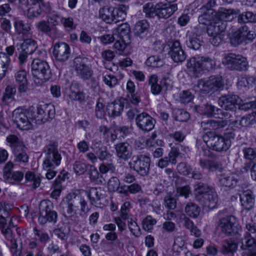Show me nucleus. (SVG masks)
<instances>
[{
    "label": "nucleus",
    "mask_w": 256,
    "mask_h": 256,
    "mask_svg": "<svg viewBox=\"0 0 256 256\" xmlns=\"http://www.w3.org/2000/svg\"><path fill=\"white\" fill-rule=\"evenodd\" d=\"M60 206L65 216L76 221L78 212H86L87 202L81 195L72 193L63 198Z\"/></svg>",
    "instance_id": "1"
},
{
    "label": "nucleus",
    "mask_w": 256,
    "mask_h": 256,
    "mask_svg": "<svg viewBox=\"0 0 256 256\" xmlns=\"http://www.w3.org/2000/svg\"><path fill=\"white\" fill-rule=\"evenodd\" d=\"M202 139L208 146L217 152L226 151L231 145L230 139L211 131L204 134Z\"/></svg>",
    "instance_id": "2"
},
{
    "label": "nucleus",
    "mask_w": 256,
    "mask_h": 256,
    "mask_svg": "<svg viewBox=\"0 0 256 256\" xmlns=\"http://www.w3.org/2000/svg\"><path fill=\"white\" fill-rule=\"evenodd\" d=\"M187 68L194 75L198 76L202 70H210L214 68L216 62L214 59L208 56H198L192 58L187 62Z\"/></svg>",
    "instance_id": "3"
},
{
    "label": "nucleus",
    "mask_w": 256,
    "mask_h": 256,
    "mask_svg": "<svg viewBox=\"0 0 256 256\" xmlns=\"http://www.w3.org/2000/svg\"><path fill=\"white\" fill-rule=\"evenodd\" d=\"M31 107L28 109L17 108L12 112L13 122L20 130H27L32 128L33 120Z\"/></svg>",
    "instance_id": "4"
},
{
    "label": "nucleus",
    "mask_w": 256,
    "mask_h": 256,
    "mask_svg": "<svg viewBox=\"0 0 256 256\" xmlns=\"http://www.w3.org/2000/svg\"><path fill=\"white\" fill-rule=\"evenodd\" d=\"M38 222L43 225L47 222L55 224L58 220L57 212L54 210L53 203L50 200H42L38 206Z\"/></svg>",
    "instance_id": "5"
},
{
    "label": "nucleus",
    "mask_w": 256,
    "mask_h": 256,
    "mask_svg": "<svg viewBox=\"0 0 256 256\" xmlns=\"http://www.w3.org/2000/svg\"><path fill=\"white\" fill-rule=\"evenodd\" d=\"M32 118L35 124H41L52 120L55 114V110L52 104L40 105L36 108L31 106Z\"/></svg>",
    "instance_id": "6"
},
{
    "label": "nucleus",
    "mask_w": 256,
    "mask_h": 256,
    "mask_svg": "<svg viewBox=\"0 0 256 256\" xmlns=\"http://www.w3.org/2000/svg\"><path fill=\"white\" fill-rule=\"evenodd\" d=\"M222 78L214 76H211L208 79H201L198 81L194 86V90L202 94L208 93L211 91H216L222 86Z\"/></svg>",
    "instance_id": "7"
},
{
    "label": "nucleus",
    "mask_w": 256,
    "mask_h": 256,
    "mask_svg": "<svg viewBox=\"0 0 256 256\" xmlns=\"http://www.w3.org/2000/svg\"><path fill=\"white\" fill-rule=\"evenodd\" d=\"M32 72L34 76L42 82L48 80L52 77V72L48 63L39 58H34L31 64Z\"/></svg>",
    "instance_id": "8"
},
{
    "label": "nucleus",
    "mask_w": 256,
    "mask_h": 256,
    "mask_svg": "<svg viewBox=\"0 0 256 256\" xmlns=\"http://www.w3.org/2000/svg\"><path fill=\"white\" fill-rule=\"evenodd\" d=\"M222 63L228 69L232 70H246L248 66L245 58L233 53L228 54L223 58Z\"/></svg>",
    "instance_id": "9"
},
{
    "label": "nucleus",
    "mask_w": 256,
    "mask_h": 256,
    "mask_svg": "<svg viewBox=\"0 0 256 256\" xmlns=\"http://www.w3.org/2000/svg\"><path fill=\"white\" fill-rule=\"evenodd\" d=\"M74 67L76 74L84 80H90L94 75L92 66L85 58H74Z\"/></svg>",
    "instance_id": "10"
},
{
    "label": "nucleus",
    "mask_w": 256,
    "mask_h": 256,
    "mask_svg": "<svg viewBox=\"0 0 256 256\" xmlns=\"http://www.w3.org/2000/svg\"><path fill=\"white\" fill-rule=\"evenodd\" d=\"M150 159L145 155L134 156L129 164L131 168L140 175H146L150 170Z\"/></svg>",
    "instance_id": "11"
},
{
    "label": "nucleus",
    "mask_w": 256,
    "mask_h": 256,
    "mask_svg": "<svg viewBox=\"0 0 256 256\" xmlns=\"http://www.w3.org/2000/svg\"><path fill=\"white\" fill-rule=\"evenodd\" d=\"M218 226L220 231L228 236L238 234L240 230L235 217L232 216L221 218L218 222Z\"/></svg>",
    "instance_id": "12"
},
{
    "label": "nucleus",
    "mask_w": 256,
    "mask_h": 256,
    "mask_svg": "<svg viewBox=\"0 0 256 256\" xmlns=\"http://www.w3.org/2000/svg\"><path fill=\"white\" fill-rule=\"evenodd\" d=\"M239 102V97L235 94H228L222 96L218 100V105L226 110L236 112Z\"/></svg>",
    "instance_id": "13"
},
{
    "label": "nucleus",
    "mask_w": 256,
    "mask_h": 256,
    "mask_svg": "<svg viewBox=\"0 0 256 256\" xmlns=\"http://www.w3.org/2000/svg\"><path fill=\"white\" fill-rule=\"evenodd\" d=\"M155 120L148 114L143 112L136 117V124L138 128L144 132L152 130L154 126Z\"/></svg>",
    "instance_id": "14"
},
{
    "label": "nucleus",
    "mask_w": 256,
    "mask_h": 256,
    "mask_svg": "<svg viewBox=\"0 0 256 256\" xmlns=\"http://www.w3.org/2000/svg\"><path fill=\"white\" fill-rule=\"evenodd\" d=\"M169 46L170 47L169 54L174 62H182L186 60V55L182 50L179 40H172L170 42Z\"/></svg>",
    "instance_id": "15"
},
{
    "label": "nucleus",
    "mask_w": 256,
    "mask_h": 256,
    "mask_svg": "<svg viewBox=\"0 0 256 256\" xmlns=\"http://www.w3.org/2000/svg\"><path fill=\"white\" fill-rule=\"evenodd\" d=\"M157 17L166 19L172 16L177 10V4H168L159 2L156 4Z\"/></svg>",
    "instance_id": "16"
},
{
    "label": "nucleus",
    "mask_w": 256,
    "mask_h": 256,
    "mask_svg": "<svg viewBox=\"0 0 256 256\" xmlns=\"http://www.w3.org/2000/svg\"><path fill=\"white\" fill-rule=\"evenodd\" d=\"M53 54L58 60L66 61L70 56V47L65 42L56 43L54 47Z\"/></svg>",
    "instance_id": "17"
},
{
    "label": "nucleus",
    "mask_w": 256,
    "mask_h": 256,
    "mask_svg": "<svg viewBox=\"0 0 256 256\" xmlns=\"http://www.w3.org/2000/svg\"><path fill=\"white\" fill-rule=\"evenodd\" d=\"M117 156L124 160H126L130 158L132 155V146L126 142H122L115 145Z\"/></svg>",
    "instance_id": "18"
},
{
    "label": "nucleus",
    "mask_w": 256,
    "mask_h": 256,
    "mask_svg": "<svg viewBox=\"0 0 256 256\" xmlns=\"http://www.w3.org/2000/svg\"><path fill=\"white\" fill-rule=\"evenodd\" d=\"M242 206L246 210L252 209L254 204V196L250 190L242 191L239 194Z\"/></svg>",
    "instance_id": "19"
},
{
    "label": "nucleus",
    "mask_w": 256,
    "mask_h": 256,
    "mask_svg": "<svg viewBox=\"0 0 256 256\" xmlns=\"http://www.w3.org/2000/svg\"><path fill=\"white\" fill-rule=\"evenodd\" d=\"M30 7L27 9L28 17L32 18L38 16L42 12L44 6V0H30Z\"/></svg>",
    "instance_id": "20"
},
{
    "label": "nucleus",
    "mask_w": 256,
    "mask_h": 256,
    "mask_svg": "<svg viewBox=\"0 0 256 256\" xmlns=\"http://www.w3.org/2000/svg\"><path fill=\"white\" fill-rule=\"evenodd\" d=\"M15 80L18 84V92L20 94L26 92L28 90L26 72L24 70L18 71L15 74Z\"/></svg>",
    "instance_id": "21"
},
{
    "label": "nucleus",
    "mask_w": 256,
    "mask_h": 256,
    "mask_svg": "<svg viewBox=\"0 0 256 256\" xmlns=\"http://www.w3.org/2000/svg\"><path fill=\"white\" fill-rule=\"evenodd\" d=\"M62 159L61 154L44 156L42 164L44 170L56 168L60 165Z\"/></svg>",
    "instance_id": "22"
},
{
    "label": "nucleus",
    "mask_w": 256,
    "mask_h": 256,
    "mask_svg": "<svg viewBox=\"0 0 256 256\" xmlns=\"http://www.w3.org/2000/svg\"><path fill=\"white\" fill-rule=\"evenodd\" d=\"M198 164L202 169L212 172L220 170L222 168V164L216 160L200 158Z\"/></svg>",
    "instance_id": "23"
},
{
    "label": "nucleus",
    "mask_w": 256,
    "mask_h": 256,
    "mask_svg": "<svg viewBox=\"0 0 256 256\" xmlns=\"http://www.w3.org/2000/svg\"><path fill=\"white\" fill-rule=\"evenodd\" d=\"M219 182L222 186L233 188L237 185L238 180L233 173L224 174L220 176Z\"/></svg>",
    "instance_id": "24"
},
{
    "label": "nucleus",
    "mask_w": 256,
    "mask_h": 256,
    "mask_svg": "<svg viewBox=\"0 0 256 256\" xmlns=\"http://www.w3.org/2000/svg\"><path fill=\"white\" fill-rule=\"evenodd\" d=\"M226 24L225 22L218 21L210 24L207 28V32L209 36L225 34Z\"/></svg>",
    "instance_id": "25"
},
{
    "label": "nucleus",
    "mask_w": 256,
    "mask_h": 256,
    "mask_svg": "<svg viewBox=\"0 0 256 256\" xmlns=\"http://www.w3.org/2000/svg\"><path fill=\"white\" fill-rule=\"evenodd\" d=\"M237 248L238 245L236 242L225 240L222 242L220 250L224 255L233 256Z\"/></svg>",
    "instance_id": "26"
},
{
    "label": "nucleus",
    "mask_w": 256,
    "mask_h": 256,
    "mask_svg": "<svg viewBox=\"0 0 256 256\" xmlns=\"http://www.w3.org/2000/svg\"><path fill=\"white\" fill-rule=\"evenodd\" d=\"M218 18L226 24L227 21H232L237 14V12L234 9L220 8L217 12L215 13Z\"/></svg>",
    "instance_id": "27"
},
{
    "label": "nucleus",
    "mask_w": 256,
    "mask_h": 256,
    "mask_svg": "<svg viewBox=\"0 0 256 256\" xmlns=\"http://www.w3.org/2000/svg\"><path fill=\"white\" fill-rule=\"evenodd\" d=\"M124 104L120 100H115L108 104L106 110L110 116H120L124 110Z\"/></svg>",
    "instance_id": "28"
},
{
    "label": "nucleus",
    "mask_w": 256,
    "mask_h": 256,
    "mask_svg": "<svg viewBox=\"0 0 256 256\" xmlns=\"http://www.w3.org/2000/svg\"><path fill=\"white\" fill-rule=\"evenodd\" d=\"M104 190L100 188H91L87 192V196L91 204H98L101 199L104 198Z\"/></svg>",
    "instance_id": "29"
},
{
    "label": "nucleus",
    "mask_w": 256,
    "mask_h": 256,
    "mask_svg": "<svg viewBox=\"0 0 256 256\" xmlns=\"http://www.w3.org/2000/svg\"><path fill=\"white\" fill-rule=\"evenodd\" d=\"M68 97L72 100L82 102L84 100L85 94L79 90L76 84H72L70 86Z\"/></svg>",
    "instance_id": "30"
},
{
    "label": "nucleus",
    "mask_w": 256,
    "mask_h": 256,
    "mask_svg": "<svg viewBox=\"0 0 256 256\" xmlns=\"http://www.w3.org/2000/svg\"><path fill=\"white\" fill-rule=\"evenodd\" d=\"M240 248L248 252L256 249V240L250 234H246L241 240Z\"/></svg>",
    "instance_id": "31"
},
{
    "label": "nucleus",
    "mask_w": 256,
    "mask_h": 256,
    "mask_svg": "<svg viewBox=\"0 0 256 256\" xmlns=\"http://www.w3.org/2000/svg\"><path fill=\"white\" fill-rule=\"evenodd\" d=\"M36 26L38 31L50 37L52 36L53 33H56L57 31L56 28H51L48 22L44 20L38 22Z\"/></svg>",
    "instance_id": "32"
},
{
    "label": "nucleus",
    "mask_w": 256,
    "mask_h": 256,
    "mask_svg": "<svg viewBox=\"0 0 256 256\" xmlns=\"http://www.w3.org/2000/svg\"><path fill=\"white\" fill-rule=\"evenodd\" d=\"M2 234L10 242V251L14 252V250H18L22 248L21 246L18 248L16 240L12 237V232L10 228L5 226L0 229Z\"/></svg>",
    "instance_id": "33"
},
{
    "label": "nucleus",
    "mask_w": 256,
    "mask_h": 256,
    "mask_svg": "<svg viewBox=\"0 0 256 256\" xmlns=\"http://www.w3.org/2000/svg\"><path fill=\"white\" fill-rule=\"evenodd\" d=\"M149 24L146 20L138 22L134 27V32L135 35L140 38L144 36L148 32Z\"/></svg>",
    "instance_id": "34"
},
{
    "label": "nucleus",
    "mask_w": 256,
    "mask_h": 256,
    "mask_svg": "<svg viewBox=\"0 0 256 256\" xmlns=\"http://www.w3.org/2000/svg\"><path fill=\"white\" fill-rule=\"evenodd\" d=\"M216 12L212 9H208L206 12L198 16V22L200 24L208 26L213 20L214 16H216Z\"/></svg>",
    "instance_id": "35"
},
{
    "label": "nucleus",
    "mask_w": 256,
    "mask_h": 256,
    "mask_svg": "<svg viewBox=\"0 0 256 256\" xmlns=\"http://www.w3.org/2000/svg\"><path fill=\"white\" fill-rule=\"evenodd\" d=\"M203 198H204V205L206 207H208L210 209H213L216 208L218 202V197L214 190L206 194V196H203Z\"/></svg>",
    "instance_id": "36"
},
{
    "label": "nucleus",
    "mask_w": 256,
    "mask_h": 256,
    "mask_svg": "<svg viewBox=\"0 0 256 256\" xmlns=\"http://www.w3.org/2000/svg\"><path fill=\"white\" fill-rule=\"evenodd\" d=\"M37 47L36 42L30 38L26 40L20 46L21 50L29 54H33L36 50Z\"/></svg>",
    "instance_id": "37"
},
{
    "label": "nucleus",
    "mask_w": 256,
    "mask_h": 256,
    "mask_svg": "<svg viewBox=\"0 0 256 256\" xmlns=\"http://www.w3.org/2000/svg\"><path fill=\"white\" fill-rule=\"evenodd\" d=\"M113 12L114 8L108 6H104L99 10L100 18L108 24L113 23Z\"/></svg>",
    "instance_id": "38"
},
{
    "label": "nucleus",
    "mask_w": 256,
    "mask_h": 256,
    "mask_svg": "<svg viewBox=\"0 0 256 256\" xmlns=\"http://www.w3.org/2000/svg\"><path fill=\"white\" fill-rule=\"evenodd\" d=\"M43 152L44 156L61 154L58 142L54 140H50L46 144L43 148Z\"/></svg>",
    "instance_id": "39"
},
{
    "label": "nucleus",
    "mask_w": 256,
    "mask_h": 256,
    "mask_svg": "<svg viewBox=\"0 0 256 256\" xmlns=\"http://www.w3.org/2000/svg\"><path fill=\"white\" fill-rule=\"evenodd\" d=\"M88 175L90 180L97 184H103L104 180L100 174L98 170L94 166L90 165L89 166Z\"/></svg>",
    "instance_id": "40"
},
{
    "label": "nucleus",
    "mask_w": 256,
    "mask_h": 256,
    "mask_svg": "<svg viewBox=\"0 0 256 256\" xmlns=\"http://www.w3.org/2000/svg\"><path fill=\"white\" fill-rule=\"evenodd\" d=\"M228 124L226 120H208L207 121H203L201 122L202 127L204 128H212L214 130H216L220 128H224Z\"/></svg>",
    "instance_id": "41"
},
{
    "label": "nucleus",
    "mask_w": 256,
    "mask_h": 256,
    "mask_svg": "<svg viewBox=\"0 0 256 256\" xmlns=\"http://www.w3.org/2000/svg\"><path fill=\"white\" fill-rule=\"evenodd\" d=\"M130 29L129 25L126 23L120 24L116 32L118 34L116 36L120 38H124L126 41H130Z\"/></svg>",
    "instance_id": "42"
},
{
    "label": "nucleus",
    "mask_w": 256,
    "mask_h": 256,
    "mask_svg": "<svg viewBox=\"0 0 256 256\" xmlns=\"http://www.w3.org/2000/svg\"><path fill=\"white\" fill-rule=\"evenodd\" d=\"M186 44L190 48L198 50L201 46V42L198 35L193 33L188 36L186 40Z\"/></svg>",
    "instance_id": "43"
},
{
    "label": "nucleus",
    "mask_w": 256,
    "mask_h": 256,
    "mask_svg": "<svg viewBox=\"0 0 256 256\" xmlns=\"http://www.w3.org/2000/svg\"><path fill=\"white\" fill-rule=\"evenodd\" d=\"M6 141L12 152L20 148H24V146L22 142L17 136L14 134L8 136L6 137Z\"/></svg>",
    "instance_id": "44"
},
{
    "label": "nucleus",
    "mask_w": 256,
    "mask_h": 256,
    "mask_svg": "<svg viewBox=\"0 0 256 256\" xmlns=\"http://www.w3.org/2000/svg\"><path fill=\"white\" fill-rule=\"evenodd\" d=\"M184 210L188 216L196 218L200 213V208L194 203L189 202L186 205Z\"/></svg>",
    "instance_id": "45"
},
{
    "label": "nucleus",
    "mask_w": 256,
    "mask_h": 256,
    "mask_svg": "<svg viewBox=\"0 0 256 256\" xmlns=\"http://www.w3.org/2000/svg\"><path fill=\"white\" fill-rule=\"evenodd\" d=\"M158 76L155 74L151 76L148 80L151 92L154 95L160 94L162 89V85L158 84Z\"/></svg>",
    "instance_id": "46"
},
{
    "label": "nucleus",
    "mask_w": 256,
    "mask_h": 256,
    "mask_svg": "<svg viewBox=\"0 0 256 256\" xmlns=\"http://www.w3.org/2000/svg\"><path fill=\"white\" fill-rule=\"evenodd\" d=\"M26 147L20 148V149L15 150L13 153L16 158V161L18 162L26 163L28 162V156L26 152Z\"/></svg>",
    "instance_id": "47"
},
{
    "label": "nucleus",
    "mask_w": 256,
    "mask_h": 256,
    "mask_svg": "<svg viewBox=\"0 0 256 256\" xmlns=\"http://www.w3.org/2000/svg\"><path fill=\"white\" fill-rule=\"evenodd\" d=\"M156 222V220L151 216H147L142 221V229L148 232H151Z\"/></svg>",
    "instance_id": "48"
},
{
    "label": "nucleus",
    "mask_w": 256,
    "mask_h": 256,
    "mask_svg": "<svg viewBox=\"0 0 256 256\" xmlns=\"http://www.w3.org/2000/svg\"><path fill=\"white\" fill-rule=\"evenodd\" d=\"M256 81V78L254 76H242L238 79L237 85L239 88H248L249 86L254 84Z\"/></svg>",
    "instance_id": "49"
},
{
    "label": "nucleus",
    "mask_w": 256,
    "mask_h": 256,
    "mask_svg": "<svg viewBox=\"0 0 256 256\" xmlns=\"http://www.w3.org/2000/svg\"><path fill=\"white\" fill-rule=\"evenodd\" d=\"M213 189L212 187L201 182H198L194 185V191L196 194L206 196V194L210 192Z\"/></svg>",
    "instance_id": "50"
},
{
    "label": "nucleus",
    "mask_w": 256,
    "mask_h": 256,
    "mask_svg": "<svg viewBox=\"0 0 256 256\" xmlns=\"http://www.w3.org/2000/svg\"><path fill=\"white\" fill-rule=\"evenodd\" d=\"M242 32L241 28L234 32L230 38V44L234 46H236L244 42Z\"/></svg>",
    "instance_id": "51"
},
{
    "label": "nucleus",
    "mask_w": 256,
    "mask_h": 256,
    "mask_svg": "<svg viewBox=\"0 0 256 256\" xmlns=\"http://www.w3.org/2000/svg\"><path fill=\"white\" fill-rule=\"evenodd\" d=\"M173 116L175 120L179 122H186L190 118V114L182 109H174Z\"/></svg>",
    "instance_id": "52"
},
{
    "label": "nucleus",
    "mask_w": 256,
    "mask_h": 256,
    "mask_svg": "<svg viewBox=\"0 0 256 256\" xmlns=\"http://www.w3.org/2000/svg\"><path fill=\"white\" fill-rule=\"evenodd\" d=\"M146 64L148 66L158 68L164 64V61L158 56H152L147 58Z\"/></svg>",
    "instance_id": "53"
},
{
    "label": "nucleus",
    "mask_w": 256,
    "mask_h": 256,
    "mask_svg": "<svg viewBox=\"0 0 256 256\" xmlns=\"http://www.w3.org/2000/svg\"><path fill=\"white\" fill-rule=\"evenodd\" d=\"M156 10V4L154 6L152 2H148L143 6V12L147 18L157 16Z\"/></svg>",
    "instance_id": "54"
},
{
    "label": "nucleus",
    "mask_w": 256,
    "mask_h": 256,
    "mask_svg": "<svg viewBox=\"0 0 256 256\" xmlns=\"http://www.w3.org/2000/svg\"><path fill=\"white\" fill-rule=\"evenodd\" d=\"M202 108V114H206L208 116H212L214 114H220L219 111L221 110L208 103L204 105Z\"/></svg>",
    "instance_id": "55"
},
{
    "label": "nucleus",
    "mask_w": 256,
    "mask_h": 256,
    "mask_svg": "<svg viewBox=\"0 0 256 256\" xmlns=\"http://www.w3.org/2000/svg\"><path fill=\"white\" fill-rule=\"evenodd\" d=\"M238 22H256V14L251 12H246L238 17Z\"/></svg>",
    "instance_id": "56"
},
{
    "label": "nucleus",
    "mask_w": 256,
    "mask_h": 256,
    "mask_svg": "<svg viewBox=\"0 0 256 256\" xmlns=\"http://www.w3.org/2000/svg\"><path fill=\"white\" fill-rule=\"evenodd\" d=\"M25 178L27 182H32V186L35 189L38 188L40 184V179L38 176H36L34 172H28L25 175Z\"/></svg>",
    "instance_id": "57"
},
{
    "label": "nucleus",
    "mask_w": 256,
    "mask_h": 256,
    "mask_svg": "<svg viewBox=\"0 0 256 256\" xmlns=\"http://www.w3.org/2000/svg\"><path fill=\"white\" fill-rule=\"evenodd\" d=\"M14 27L18 34H24L30 30V26L28 24H25L20 20H17L15 22Z\"/></svg>",
    "instance_id": "58"
},
{
    "label": "nucleus",
    "mask_w": 256,
    "mask_h": 256,
    "mask_svg": "<svg viewBox=\"0 0 256 256\" xmlns=\"http://www.w3.org/2000/svg\"><path fill=\"white\" fill-rule=\"evenodd\" d=\"M62 18L58 12L50 13L48 16L47 22L51 28H56Z\"/></svg>",
    "instance_id": "59"
},
{
    "label": "nucleus",
    "mask_w": 256,
    "mask_h": 256,
    "mask_svg": "<svg viewBox=\"0 0 256 256\" xmlns=\"http://www.w3.org/2000/svg\"><path fill=\"white\" fill-rule=\"evenodd\" d=\"M177 170L180 174L184 176H188L190 174L192 168L186 163L182 162L178 164Z\"/></svg>",
    "instance_id": "60"
},
{
    "label": "nucleus",
    "mask_w": 256,
    "mask_h": 256,
    "mask_svg": "<svg viewBox=\"0 0 256 256\" xmlns=\"http://www.w3.org/2000/svg\"><path fill=\"white\" fill-rule=\"evenodd\" d=\"M104 84L110 88H113L118 84V79L112 74H106L102 76Z\"/></svg>",
    "instance_id": "61"
},
{
    "label": "nucleus",
    "mask_w": 256,
    "mask_h": 256,
    "mask_svg": "<svg viewBox=\"0 0 256 256\" xmlns=\"http://www.w3.org/2000/svg\"><path fill=\"white\" fill-rule=\"evenodd\" d=\"M128 226L130 230L134 236H139L141 234L140 229L137 223L132 218L128 221Z\"/></svg>",
    "instance_id": "62"
},
{
    "label": "nucleus",
    "mask_w": 256,
    "mask_h": 256,
    "mask_svg": "<svg viewBox=\"0 0 256 256\" xmlns=\"http://www.w3.org/2000/svg\"><path fill=\"white\" fill-rule=\"evenodd\" d=\"M33 232L34 236L38 237L39 241L41 242H46L50 239L48 233L37 229L36 227L34 228Z\"/></svg>",
    "instance_id": "63"
},
{
    "label": "nucleus",
    "mask_w": 256,
    "mask_h": 256,
    "mask_svg": "<svg viewBox=\"0 0 256 256\" xmlns=\"http://www.w3.org/2000/svg\"><path fill=\"white\" fill-rule=\"evenodd\" d=\"M244 157L250 160H256V148H246L242 150Z\"/></svg>",
    "instance_id": "64"
}]
</instances>
